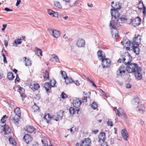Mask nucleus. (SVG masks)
I'll return each mask as SVG.
<instances>
[{"mask_svg":"<svg viewBox=\"0 0 146 146\" xmlns=\"http://www.w3.org/2000/svg\"><path fill=\"white\" fill-rule=\"evenodd\" d=\"M127 66L126 68L125 67L121 66L117 71L116 73L118 76H122L123 74H124L126 70L129 73L135 72L137 70L139 67L138 65L135 63H131L126 65Z\"/></svg>","mask_w":146,"mask_h":146,"instance_id":"f257e3e1","label":"nucleus"},{"mask_svg":"<svg viewBox=\"0 0 146 146\" xmlns=\"http://www.w3.org/2000/svg\"><path fill=\"white\" fill-rule=\"evenodd\" d=\"M116 24V22L114 20H111L110 21L109 27L111 30V32L113 38L116 39L119 36L118 32L116 29L115 25Z\"/></svg>","mask_w":146,"mask_h":146,"instance_id":"f03ea898","label":"nucleus"},{"mask_svg":"<svg viewBox=\"0 0 146 146\" xmlns=\"http://www.w3.org/2000/svg\"><path fill=\"white\" fill-rule=\"evenodd\" d=\"M56 82L54 79H51L50 81V82H46L44 85V87L47 92L51 89L52 87H54Z\"/></svg>","mask_w":146,"mask_h":146,"instance_id":"7ed1b4c3","label":"nucleus"},{"mask_svg":"<svg viewBox=\"0 0 146 146\" xmlns=\"http://www.w3.org/2000/svg\"><path fill=\"white\" fill-rule=\"evenodd\" d=\"M50 35L55 38H57L59 37L60 35V32L57 30L53 28H48V29Z\"/></svg>","mask_w":146,"mask_h":146,"instance_id":"20e7f679","label":"nucleus"},{"mask_svg":"<svg viewBox=\"0 0 146 146\" xmlns=\"http://www.w3.org/2000/svg\"><path fill=\"white\" fill-rule=\"evenodd\" d=\"M141 43V38L140 35H137L133 38V40L131 42L132 45H139Z\"/></svg>","mask_w":146,"mask_h":146,"instance_id":"39448f33","label":"nucleus"},{"mask_svg":"<svg viewBox=\"0 0 146 146\" xmlns=\"http://www.w3.org/2000/svg\"><path fill=\"white\" fill-rule=\"evenodd\" d=\"M141 19L140 18L137 17L131 20V24L133 27H136L141 24Z\"/></svg>","mask_w":146,"mask_h":146,"instance_id":"423d86ee","label":"nucleus"},{"mask_svg":"<svg viewBox=\"0 0 146 146\" xmlns=\"http://www.w3.org/2000/svg\"><path fill=\"white\" fill-rule=\"evenodd\" d=\"M102 64L103 68H108L110 66L111 64V61L109 58H106L102 59Z\"/></svg>","mask_w":146,"mask_h":146,"instance_id":"0eeeda50","label":"nucleus"},{"mask_svg":"<svg viewBox=\"0 0 146 146\" xmlns=\"http://www.w3.org/2000/svg\"><path fill=\"white\" fill-rule=\"evenodd\" d=\"M82 103V102L80 99L76 98L74 100L72 104L74 108H76L80 110V107Z\"/></svg>","mask_w":146,"mask_h":146,"instance_id":"6e6552de","label":"nucleus"},{"mask_svg":"<svg viewBox=\"0 0 146 146\" xmlns=\"http://www.w3.org/2000/svg\"><path fill=\"white\" fill-rule=\"evenodd\" d=\"M76 45L78 47H84L85 45V41L83 39L79 38L77 40Z\"/></svg>","mask_w":146,"mask_h":146,"instance_id":"1a4fd4ad","label":"nucleus"},{"mask_svg":"<svg viewBox=\"0 0 146 146\" xmlns=\"http://www.w3.org/2000/svg\"><path fill=\"white\" fill-rule=\"evenodd\" d=\"M110 12L112 19H116L119 16V13L117 10L111 9Z\"/></svg>","mask_w":146,"mask_h":146,"instance_id":"9d476101","label":"nucleus"},{"mask_svg":"<svg viewBox=\"0 0 146 146\" xmlns=\"http://www.w3.org/2000/svg\"><path fill=\"white\" fill-rule=\"evenodd\" d=\"M141 68L139 67L137 68V70L135 72V77L139 80H141L142 77V74L141 72Z\"/></svg>","mask_w":146,"mask_h":146,"instance_id":"9b49d317","label":"nucleus"},{"mask_svg":"<svg viewBox=\"0 0 146 146\" xmlns=\"http://www.w3.org/2000/svg\"><path fill=\"white\" fill-rule=\"evenodd\" d=\"M121 43L123 45H124L125 44L124 46L126 48L127 51H129L130 50V46H131V42L129 41H122Z\"/></svg>","mask_w":146,"mask_h":146,"instance_id":"f8f14e48","label":"nucleus"},{"mask_svg":"<svg viewBox=\"0 0 146 146\" xmlns=\"http://www.w3.org/2000/svg\"><path fill=\"white\" fill-rule=\"evenodd\" d=\"M91 141L90 139L85 138L82 142V146H90Z\"/></svg>","mask_w":146,"mask_h":146,"instance_id":"ddd939ff","label":"nucleus"},{"mask_svg":"<svg viewBox=\"0 0 146 146\" xmlns=\"http://www.w3.org/2000/svg\"><path fill=\"white\" fill-rule=\"evenodd\" d=\"M126 17L125 15H123L120 17L117 21L116 24L119 25L124 23V21L126 20Z\"/></svg>","mask_w":146,"mask_h":146,"instance_id":"4468645a","label":"nucleus"},{"mask_svg":"<svg viewBox=\"0 0 146 146\" xmlns=\"http://www.w3.org/2000/svg\"><path fill=\"white\" fill-rule=\"evenodd\" d=\"M23 139L24 141L28 144L32 140V138L30 135L27 134L25 135L24 136Z\"/></svg>","mask_w":146,"mask_h":146,"instance_id":"2eb2a0df","label":"nucleus"},{"mask_svg":"<svg viewBox=\"0 0 146 146\" xmlns=\"http://www.w3.org/2000/svg\"><path fill=\"white\" fill-rule=\"evenodd\" d=\"M121 133L122 137L124 139L125 141L127 140L128 139L129 135L127 130L125 129H122Z\"/></svg>","mask_w":146,"mask_h":146,"instance_id":"dca6fc26","label":"nucleus"},{"mask_svg":"<svg viewBox=\"0 0 146 146\" xmlns=\"http://www.w3.org/2000/svg\"><path fill=\"white\" fill-rule=\"evenodd\" d=\"M80 111L79 109H78L76 108L73 107H71L69 109V111L71 114H73L77 113H78V111Z\"/></svg>","mask_w":146,"mask_h":146,"instance_id":"f3484780","label":"nucleus"},{"mask_svg":"<svg viewBox=\"0 0 146 146\" xmlns=\"http://www.w3.org/2000/svg\"><path fill=\"white\" fill-rule=\"evenodd\" d=\"M11 129L9 126L5 125L4 126L3 131L4 132L5 134H8L10 133L11 132Z\"/></svg>","mask_w":146,"mask_h":146,"instance_id":"a211bd4d","label":"nucleus"},{"mask_svg":"<svg viewBox=\"0 0 146 146\" xmlns=\"http://www.w3.org/2000/svg\"><path fill=\"white\" fill-rule=\"evenodd\" d=\"M44 119L45 120V121L48 123H50L52 119V116H50L49 113L45 115L43 117Z\"/></svg>","mask_w":146,"mask_h":146,"instance_id":"6ab92c4d","label":"nucleus"},{"mask_svg":"<svg viewBox=\"0 0 146 146\" xmlns=\"http://www.w3.org/2000/svg\"><path fill=\"white\" fill-rule=\"evenodd\" d=\"M136 45H132L131 47H132V49L134 52L136 54L139 55L140 52V49L137 46H135Z\"/></svg>","mask_w":146,"mask_h":146,"instance_id":"aec40b11","label":"nucleus"},{"mask_svg":"<svg viewBox=\"0 0 146 146\" xmlns=\"http://www.w3.org/2000/svg\"><path fill=\"white\" fill-rule=\"evenodd\" d=\"M99 141H102L103 142H104L106 139H105V133L104 132H102L100 133L99 135Z\"/></svg>","mask_w":146,"mask_h":146,"instance_id":"412c9836","label":"nucleus"},{"mask_svg":"<svg viewBox=\"0 0 146 146\" xmlns=\"http://www.w3.org/2000/svg\"><path fill=\"white\" fill-rule=\"evenodd\" d=\"M114 1L112 2L111 3V6L113 8L112 9H115V10L117 9V10H118V9H120L121 7L119 5V4L118 3H116L115 5H113V4H114Z\"/></svg>","mask_w":146,"mask_h":146,"instance_id":"4be33fe9","label":"nucleus"},{"mask_svg":"<svg viewBox=\"0 0 146 146\" xmlns=\"http://www.w3.org/2000/svg\"><path fill=\"white\" fill-rule=\"evenodd\" d=\"M35 54L37 56H42V51L39 48L36 47L35 49Z\"/></svg>","mask_w":146,"mask_h":146,"instance_id":"5701e85b","label":"nucleus"},{"mask_svg":"<svg viewBox=\"0 0 146 146\" xmlns=\"http://www.w3.org/2000/svg\"><path fill=\"white\" fill-rule=\"evenodd\" d=\"M23 58L25 59V65L26 66H31L32 64L31 60L29 58H27L26 57H24Z\"/></svg>","mask_w":146,"mask_h":146,"instance_id":"b1692460","label":"nucleus"},{"mask_svg":"<svg viewBox=\"0 0 146 146\" xmlns=\"http://www.w3.org/2000/svg\"><path fill=\"white\" fill-rule=\"evenodd\" d=\"M52 119L55 120L56 121L59 120H61L62 119V117H60V115L59 114L56 115H53L52 116Z\"/></svg>","mask_w":146,"mask_h":146,"instance_id":"393cba45","label":"nucleus"},{"mask_svg":"<svg viewBox=\"0 0 146 146\" xmlns=\"http://www.w3.org/2000/svg\"><path fill=\"white\" fill-rule=\"evenodd\" d=\"M7 77L9 80H12L15 78V76L13 75L12 72H9L8 73Z\"/></svg>","mask_w":146,"mask_h":146,"instance_id":"a878e982","label":"nucleus"},{"mask_svg":"<svg viewBox=\"0 0 146 146\" xmlns=\"http://www.w3.org/2000/svg\"><path fill=\"white\" fill-rule=\"evenodd\" d=\"M65 80V81L67 84H70L73 83V80L72 78L67 76Z\"/></svg>","mask_w":146,"mask_h":146,"instance_id":"bb28decb","label":"nucleus"},{"mask_svg":"<svg viewBox=\"0 0 146 146\" xmlns=\"http://www.w3.org/2000/svg\"><path fill=\"white\" fill-rule=\"evenodd\" d=\"M35 128L32 126H29L27 127V131L29 133H32L35 130Z\"/></svg>","mask_w":146,"mask_h":146,"instance_id":"cd10ccee","label":"nucleus"},{"mask_svg":"<svg viewBox=\"0 0 146 146\" xmlns=\"http://www.w3.org/2000/svg\"><path fill=\"white\" fill-rule=\"evenodd\" d=\"M21 116L15 115L14 117L13 118V120L15 122L17 123L19 121Z\"/></svg>","mask_w":146,"mask_h":146,"instance_id":"c85d7f7f","label":"nucleus"},{"mask_svg":"<svg viewBox=\"0 0 146 146\" xmlns=\"http://www.w3.org/2000/svg\"><path fill=\"white\" fill-rule=\"evenodd\" d=\"M14 111L15 115L21 116V111L19 108H16L15 109Z\"/></svg>","mask_w":146,"mask_h":146,"instance_id":"c756f323","label":"nucleus"},{"mask_svg":"<svg viewBox=\"0 0 146 146\" xmlns=\"http://www.w3.org/2000/svg\"><path fill=\"white\" fill-rule=\"evenodd\" d=\"M9 140L10 143H11V145H16V143L14 138L11 137L9 138Z\"/></svg>","mask_w":146,"mask_h":146,"instance_id":"7c9ffc66","label":"nucleus"},{"mask_svg":"<svg viewBox=\"0 0 146 146\" xmlns=\"http://www.w3.org/2000/svg\"><path fill=\"white\" fill-rule=\"evenodd\" d=\"M47 12L49 14L53 17H56L55 15L56 14V12L51 9H48Z\"/></svg>","mask_w":146,"mask_h":146,"instance_id":"2f4dec72","label":"nucleus"},{"mask_svg":"<svg viewBox=\"0 0 146 146\" xmlns=\"http://www.w3.org/2000/svg\"><path fill=\"white\" fill-rule=\"evenodd\" d=\"M128 56L129 57L128 60L127 62H124V64L125 65H127L131 64V62L132 60V57L130 56L129 53H128Z\"/></svg>","mask_w":146,"mask_h":146,"instance_id":"473e14b6","label":"nucleus"},{"mask_svg":"<svg viewBox=\"0 0 146 146\" xmlns=\"http://www.w3.org/2000/svg\"><path fill=\"white\" fill-rule=\"evenodd\" d=\"M86 94V96H85L84 98L83 99V101L84 102H87V98L89 97L90 95V92H88L86 94H85V95Z\"/></svg>","mask_w":146,"mask_h":146,"instance_id":"72a5a7b5","label":"nucleus"},{"mask_svg":"<svg viewBox=\"0 0 146 146\" xmlns=\"http://www.w3.org/2000/svg\"><path fill=\"white\" fill-rule=\"evenodd\" d=\"M21 38L16 39L13 43V45H16L17 44H21Z\"/></svg>","mask_w":146,"mask_h":146,"instance_id":"f704fd0d","label":"nucleus"},{"mask_svg":"<svg viewBox=\"0 0 146 146\" xmlns=\"http://www.w3.org/2000/svg\"><path fill=\"white\" fill-rule=\"evenodd\" d=\"M54 5L56 7L59 8H62V6L61 5L59 2L58 1H55L54 2Z\"/></svg>","mask_w":146,"mask_h":146,"instance_id":"c9c22d12","label":"nucleus"},{"mask_svg":"<svg viewBox=\"0 0 146 146\" xmlns=\"http://www.w3.org/2000/svg\"><path fill=\"white\" fill-rule=\"evenodd\" d=\"M44 79H47L49 78V72L47 70H45L44 72Z\"/></svg>","mask_w":146,"mask_h":146,"instance_id":"e433bc0d","label":"nucleus"},{"mask_svg":"<svg viewBox=\"0 0 146 146\" xmlns=\"http://www.w3.org/2000/svg\"><path fill=\"white\" fill-rule=\"evenodd\" d=\"M91 107L93 109L95 110L98 107V104L96 102H93L92 104Z\"/></svg>","mask_w":146,"mask_h":146,"instance_id":"4c0bfd02","label":"nucleus"},{"mask_svg":"<svg viewBox=\"0 0 146 146\" xmlns=\"http://www.w3.org/2000/svg\"><path fill=\"white\" fill-rule=\"evenodd\" d=\"M137 108H138V111L140 112H143V108H144V106L143 105H141L140 106H138L137 107Z\"/></svg>","mask_w":146,"mask_h":146,"instance_id":"58836bf2","label":"nucleus"},{"mask_svg":"<svg viewBox=\"0 0 146 146\" xmlns=\"http://www.w3.org/2000/svg\"><path fill=\"white\" fill-rule=\"evenodd\" d=\"M40 87L39 85L38 84H33V87H31V88L35 90H37Z\"/></svg>","mask_w":146,"mask_h":146,"instance_id":"ea45409f","label":"nucleus"},{"mask_svg":"<svg viewBox=\"0 0 146 146\" xmlns=\"http://www.w3.org/2000/svg\"><path fill=\"white\" fill-rule=\"evenodd\" d=\"M61 75L64 79H65L66 77L67 76L66 73L65 71H61Z\"/></svg>","mask_w":146,"mask_h":146,"instance_id":"a19ab883","label":"nucleus"},{"mask_svg":"<svg viewBox=\"0 0 146 146\" xmlns=\"http://www.w3.org/2000/svg\"><path fill=\"white\" fill-rule=\"evenodd\" d=\"M113 110L115 111L116 115H118V116H120V110H119L118 109H117L116 108H114Z\"/></svg>","mask_w":146,"mask_h":146,"instance_id":"79ce46f5","label":"nucleus"},{"mask_svg":"<svg viewBox=\"0 0 146 146\" xmlns=\"http://www.w3.org/2000/svg\"><path fill=\"white\" fill-rule=\"evenodd\" d=\"M7 118V117L6 115H4L1 118V122L3 123H5L6 121V119Z\"/></svg>","mask_w":146,"mask_h":146,"instance_id":"37998d69","label":"nucleus"},{"mask_svg":"<svg viewBox=\"0 0 146 146\" xmlns=\"http://www.w3.org/2000/svg\"><path fill=\"white\" fill-rule=\"evenodd\" d=\"M126 59L125 57H122V58H119L117 61L118 63H121L122 61L124 63Z\"/></svg>","mask_w":146,"mask_h":146,"instance_id":"c03bdc74","label":"nucleus"},{"mask_svg":"<svg viewBox=\"0 0 146 146\" xmlns=\"http://www.w3.org/2000/svg\"><path fill=\"white\" fill-rule=\"evenodd\" d=\"M99 60L101 61L102 60V59H104L106 58V55L105 54H102V55H101L100 56L98 57Z\"/></svg>","mask_w":146,"mask_h":146,"instance_id":"a18cd8bd","label":"nucleus"},{"mask_svg":"<svg viewBox=\"0 0 146 146\" xmlns=\"http://www.w3.org/2000/svg\"><path fill=\"white\" fill-rule=\"evenodd\" d=\"M61 97L63 99L68 98L67 95L64 92H62L61 94Z\"/></svg>","mask_w":146,"mask_h":146,"instance_id":"49530a36","label":"nucleus"},{"mask_svg":"<svg viewBox=\"0 0 146 146\" xmlns=\"http://www.w3.org/2000/svg\"><path fill=\"white\" fill-rule=\"evenodd\" d=\"M107 124L108 126L112 127L113 126L112 122L111 121H110L109 120L107 122Z\"/></svg>","mask_w":146,"mask_h":146,"instance_id":"de8ad7c7","label":"nucleus"},{"mask_svg":"<svg viewBox=\"0 0 146 146\" xmlns=\"http://www.w3.org/2000/svg\"><path fill=\"white\" fill-rule=\"evenodd\" d=\"M134 101L135 103H139L140 100L139 98L137 97H135L134 98Z\"/></svg>","mask_w":146,"mask_h":146,"instance_id":"09e8293b","label":"nucleus"},{"mask_svg":"<svg viewBox=\"0 0 146 146\" xmlns=\"http://www.w3.org/2000/svg\"><path fill=\"white\" fill-rule=\"evenodd\" d=\"M33 108L34 109V111H38L39 109L38 107L37 106H33Z\"/></svg>","mask_w":146,"mask_h":146,"instance_id":"8fccbe9b","label":"nucleus"},{"mask_svg":"<svg viewBox=\"0 0 146 146\" xmlns=\"http://www.w3.org/2000/svg\"><path fill=\"white\" fill-rule=\"evenodd\" d=\"M35 97V99L36 100H38L40 98V95L39 94H36Z\"/></svg>","mask_w":146,"mask_h":146,"instance_id":"3c124183","label":"nucleus"},{"mask_svg":"<svg viewBox=\"0 0 146 146\" xmlns=\"http://www.w3.org/2000/svg\"><path fill=\"white\" fill-rule=\"evenodd\" d=\"M20 94H21V96L22 98V101L24 100V99L26 97V95L24 93L21 94V92H19Z\"/></svg>","mask_w":146,"mask_h":146,"instance_id":"603ef678","label":"nucleus"},{"mask_svg":"<svg viewBox=\"0 0 146 146\" xmlns=\"http://www.w3.org/2000/svg\"><path fill=\"white\" fill-rule=\"evenodd\" d=\"M102 54H103L102 51L101 50H98L97 53L98 57L99 56H100L101 55H102Z\"/></svg>","mask_w":146,"mask_h":146,"instance_id":"864d4df0","label":"nucleus"},{"mask_svg":"<svg viewBox=\"0 0 146 146\" xmlns=\"http://www.w3.org/2000/svg\"><path fill=\"white\" fill-rule=\"evenodd\" d=\"M141 4L143 6V14H146V8L143 5V3H142Z\"/></svg>","mask_w":146,"mask_h":146,"instance_id":"5fc2aeb1","label":"nucleus"},{"mask_svg":"<svg viewBox=\"0 0 146 146\" xmlns=\"http://www.w3.org/2000/svg\"><path fill=\"white\" fill-rule=\"evenodd\" d=\"M121 114V115L123 116L125 119H126L127 118V115L125 114L124 111H122V112L120 113V115Z\"/></svg>","mask_w":146,"mask_h":146,"instance_id":"6e6d98bb","label":"nucleus"},{"mask_svg":"<svg viewBox=\"0 0 146 146\" xmlns=\"http://www.w3.org/2000/svg\"><path fill=\"white\" fill-rule=\"evenodd\" d=\"M20 80V79L19 77V76L18 74L16 75V78L15 79V82H19Z\"/></svg>","mask_w":146,"mask_h":146,"instance_id":"4d7b16f0","label":"nucleus"},{"mask_svg":"<svg viewBox=\"0 0 146 146\" xmlns=\"http://www.w3.org/2000/svg\"><path fill=\"white\" fill-rule=\"evenodd\" d=\"M73 83H74L76 86H78L80 85V83L78 80H76L75 81H73Z\"/></svg>","mask_w":146,"mask_h":146,"instance_id":"13d9d810","label":"nucleus"},{"mask_svg":"<svg viewBox=\"0 0 146 146\" xmlns=\"http://www.w3.org/2000/svg\"><path fill=\"white\" fill-rule=\"evenodd\" d=\"M53 58L55 59V61L56 62H59V60L58 57L57 56H54L53 57Z\"/></svg>","mask_w":146,"mask_h":146,"instance_id":"bf43d9fd","label":"nucleus"},{"mask_svg":"<svg viewBox=\"0 0 146 146\" xmlns=\"http://www.w3.org/2000/svg\"><path fill=\"white\" fill-rule=\"evenodd\" d=\"M4 10L7 11H13V10L10 9H9L7 7H5L4 9Z\"/></svg>","mask_w":146,"mask_h":146,"instance_id":"052dcab7","label":"nucleus"},{"mask_svg":"<svg viewBox=\"0 0 146 146\" xmlns=\"http://www.w3.org/2000/svg\"><path fill=\"white\" fill-rule=\"evenodd\" d=\"M3 28L2 29V31H4L7 26V24H3Z\"/></svg>","mask_w":146,"mask_h":146,"instance_id":"680f3d73","label":"nucleus"},{"mask_svg":"<svg viewBox=\"0 0 146 146\" xmlns=\"http://www.w3.org/2000/svg\"><path fill=\"white\" fill-rule=\"evenodd\" d=\"M21 3V0H17V2L16 3V5L17 6H18Z\"/></svg>","mask_w":146,"mask_h":146,"instance_id":"e2e57ef3","label":"nucleus"},{"mask_svg":"<svg viewBox=\"0 0 146 146\" xmlns=\"http://www.w3.org/2000/svg\"><path fill=\"white\" fill-rule=\"evenodd\" d=\"M17 86H18V87L19 88V90L20 91V92L23 89V88L22 87H21L20 86V85H19Z\"/></svg>","mask_w":146,"mask_h":146,"instance_id":"0e129e2a","label":"nucleus"},{"mask_svg":"<svg viewBox=\"0 0 146 146\" xmlns=\"http://www.w3.org/2000/svg\"><path fill=\"white\" fill-rule=\"evenodd\" d=\"M8 42L6 40H4V45L6 47H7L8 46Z\"/></svg>","mask_w":146,"mask_h":146,"instance_id":"69168bd1","label":"nucleus"},{"mask_svg":"<svg viewBox=\"0 0 146 146\" xmlns=\"http://www.w3.org/2000/svg\"><path fill=\"white\" fill-rule=\"evenodd\" d=\"M103 95H104L106 98H108V97L109 96L108 94L106 93L105 92H104V93L103 94Z\"/></svg>","mask_w":146,"mask_h":146,"instance_id":"338daca9","label":"nucleus"},{"mask_svg":"<svg viewBox=\"0 0 146 146\" xmlns=\"http://www.w3.org/2000/svg\"><path fill=\"white\" fill-rule=\"evenodd\" d=\"M131 87V85L129 84H127L126 85L127 88H130Z\"/></svg>","mask_w":146,"mask_h":146,"instance_id":"774afa93","label":"nucleus"}]
</instances>
